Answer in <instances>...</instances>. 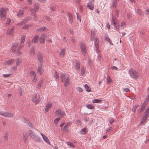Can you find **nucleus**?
<instances>
[{
    "label": "nucleus",
    "instance_id": "1",
    "mask_svg": "<svg viewBox=\"0 0 149 149\" xmlns=\"http://www.w3.org/2000/svg\"><path fill=\"white\" fill-rule=\"evenodd\" d=\"M25 37L24 36H23L21 37L20 41V45H19L17 43H14L12 45L11 48V50L14 52V53L17 55H19L22 53L20 49L22 48L24 40Z\"/></svg>",
    "mask_w": 149,
    "mask_h": 149
},
{
    "label": "nucleus",
    "instance_id": "2",
    "mask_svg": "<svg viewBox=\"0 0 149 149\" xmlns=\"http://www.w3.org/2000/svg\"><path fill=\"white\" fill-rule=\"evenodd\" d=\"M149 116V114H148V113H146L144 112L143 116L142 117L141 121L138 126L141 125L143 124L144 123H146L147 121L146 119L148 118Z\"/></svg>",
    "mask_w": 149,
    "mask_h": 149
},
{
    "label": "nucleus",
    "instance_id": "3",
    "mask_svg": "<svg viewBox=\"0 0 149 149\" xmlns=\"http://www.w3.org/2000/svg\"><path fill=\"white\" fill-rule=\"evenodd\" d=\"M6 9L4 8H1L0 9V17L4 20L6 19Z\"/></svg>",
    "mask_w": 149,
    "mask_h": 149
},
{
    "label": "nucleus",
    "instance_id": "4",
    "mask_svg": "<svg viewBox=\"0 0 149 149\" xmlns=\"http://www.w3.org/2000/svg\"><path fill=\"white\" fill-rule=\"evenodd\" d=\"M129 72L132 78L136 79L138 78L137 73L135 70L132 69L130 70L129 71Z\"/></svg>",
    "mask_w": 149,
    "mask_h": 149
},
{
    "label": "nucleus",
    "instance_id": "5",
    "mask_svg": "<svg viewBox=\"0 0 149 149\" xmlns=\"http://www.w3.org/2000/svg\"><path fill=\"white\" fill-rule=\"evenodd\" d=\"M32 100L35 104H37L40 101V97L37 94H35L32 97Z\"/></svg>",
    "mask_w": 149,
    "mask_h": 149
},
{
    "label": "nucleus",
    "instance_id": "6",
    "mask_svg": "<svg viewBox=\"0 0 149 149\" xmlns=\"http://www.w3.org/2000/svg\"><path fill=\"white\" fill-rule=\"evenodd\" d=\"M54 114L55 116H59L60 117L62 118L64 114V112L60 109H58L55 111Z\"/></svg>",
    "mask_w": 149,
    "mask_h": 149
},
{
    "label": "nucleus",
    "instance_id": "7",
    "mask_svg": "<svg viewBox=\"0 0 149 149\" xmlns=\"http://www.w3.org/2000/svg\"><path fill=\"white\" fill-rule=\"evenodd\" d=\"M94 0H89L87 7L91 10H93L94 8Z\"/></svg>",
    "mask_w": 149,
    "mask_h": 149
},
{
    "label": "nucleus",
    "instance_id": "8",
    "mask_svg": "<svg viewBox=\"0 0 149 149\" xmlns=\"http://www.w3.org/2000/svg\"><path fill=\"white\" fill-rule=\"evenodd\" d=\"M80 47L83 54L85 56L86 53V49L85 45L83 44H81Z\"/></svg>",
    "mask_w": 149,
    "mask_h": 149
},
{
    "label": "nucleus",
    "instance_id": "9",
    "mask_svg": "<svg viewBox=\"0 0 149 149\" xmlns=\"http://www.w3.org/2000/svg\"><path fill=\"white\" fill-rule=\"evenodd\" d=\"M67 13L69 17V21L70 24H72L73 22V17L72 13L68 12Z\"/></svg>",
    "mask_w": 149,
    "mask_h": 149
},
{
    "label": "nucleus",
    "instance_id": "10",
    "mask_svg": "<svg viewBox=\"0 0 149 149\" xmlns=\"http://www.w3.org/2000/svg\"><path fill=\"white\" fill-rule=\"evenodd\" d=\"M46 38V36L45 34L42 35L40 37V43L42 44H44Z\"/></svg>",
    "mask_w": 149,
    "mask_h": 149
},
{
    "label": "nucleus",
    "instance_id": "11",
    "mask_svg": "<svg viewBox=\"0 0 149 149\" xmlns=\"http://www.w3.org/2000/svg\"><path fill=\"white\" fill-rule=\"evenodd\" d=\"M95 32L94 31H91V40L93 41L97 39V38H95Z\"/></svg>",
    "mask_w": 149,
    "mask_h": 149
},
{
    "label": "nucleus",
    "instance_id": "12",
    "mask_svg": "<svg viewBox=\"0 0 149 149\" xmlns=\"http://www.w3.org/2000/svg\"><path fill=\"white\" fill-rule=\"evenodd\" d=\"M24 14V10L22 8H20L19 10L18 13L17 14V16L18 17L22 16Z\"/></svg>",
    "mask_w": 149,
    "mask_h": 149
},
{
    "label": "nucleus",
    "instance_id": "13",
    "mask_svg": "<svg viewBox=\"0 0 149 149\" xmlns=\"http://www.w3.org/2000/svg\"><path fill=\"white\" fill-rule=\"evenodd\" d=\"M37 56L39 61L41 63H43V58L42 55L41 54H38Z\"/></svg>",
    "mask_w": 149,
    "mask_h": 149
},
{
    "label": "nucleus",
    "instance_id": "14",
    "mask_svg": "<svg viewBox=\"0 0 149 149\" xmlns=\"http://www.w3.org/2000/svg\"><path fill=\"white\" fill-rule=\"evenodd\" d=\"M61 80L63 82H64V84L65 86V73H62L60 74Z\"/></svg>",
    "mask_w": 149,
    "mask_h": 149
},
{
    "label": "nucleus",
    "instance_id": "15",
    "mask_svg": "<svg viewBox=\"0 0 149 149\" xmlns=\"http://www.w3.org/2000/svg\"><path fill=\"white\" fill-rule=\"evenodd\" d=\"M52 106V104L50 102L48 103L46 105L45 109V112H47L49 109L51 108Z\"/></svg>",
    "mask_w": 149,
    "mask_h": 149
},
{
    "label": "nucleus",
    "instance_id": "16",
    "mask_svg": "<svg viewBox=\"0 0 149 149\" xmlns=\"http://www.w3.org/2000/svg\"><path fill=\"white\" fill-rule=\"evenodd\" d=\"M14 29V26L12 27V28L10 30L8 31L7 32V34L11 36L13 35V30Z\"/></svg>",
    "mask_w": 149,
    "mask_h": 149
},
{
    "label": "nucleus",
    "instance_id": "17",
    "mask_svg": "<svg viewBox=\"0 0 149 149\" xmlns=\"http://www.w3.org/2000/svg\"><path fill=\"white\" fill-rule=\"evenodd\" d=\"M42 64L43 63H40V64L38 65V72L40 74H41L42 72Z\"/></svg>",
    "mask_w": 149,
    "mask_h": 149
},
{
    "label": "nucleus",
    "instance_id": "18",
    "mask_svg": "<svg viewBox=\"0 0 149 149\" xmlns=\"http://www.w3.org/2000/svg\"><path fill=\"white\" fill-rule=\"evenodd\" d=\"M38 36H35L32 40V42L34 43H36L38 42Z\"/></svg>",
    "mask_w": 149,
    "mask_h": 149
},
{
    "label": "nucleus",
    "instance_id": "19",
    "mask_svg": "<svg viewBox=\"0 0 149 149\" xmlns=\"http://www.w3.org/2000/svg\"><path fill=\"white\" fill-rule=\"evenodd\" d=\"M41 135L42 136V138L43 140L47 143H49L50 141L48 139L47 137L45 135L42 134H41Z\"/></svg>",
    "mask_w": 149,
    "mask_h": 149
},
{
    "label": "nucleus",
    "instance_id": "20",
    "mask_svg": "<svg viewBox=\"0 0 149 149\" xmlns=\"http://www.w3.org/2000/svg\"><path fill=\"white\" fill-rule=\"evenodd\" d=\"M39 7L38 6H36L34 9H32L30 8V10L32 14H34L36 12L37 10L39 9Z\"/></svg>",
    "mask_w": 149,
    "mask_h": 149
},
{
    "label": "nucleus",
    "instance_id": "21",
    "mask_svg": "<svg viewBox=\"0 0 149 149\" xmlns=\"http://www.w3.org/2000/svg\"><path fill=\"white\" fill-rule=\"evenodd\" d=\"M29 134L30 137L33 138L36 135L35 133L30 130L29 132Z\"/></svg>",
    "mask_w": 149,
    "mask_h": 149
},
{
    "label": "nucleus",
    "instance_id": "22",
    "mask_svg": "<svg viewBox=\"0 0 149 149\" xmlns=\"http://www.w3.org/2000/svg\"><path fill=\"white\" fill-rule=\"evenodd\" d=\"M13 114L11 113L5 112L4 116L8 118H10L13 117Z\"/></svg>",
    "mask_w": 149,
    "mask_h": 149
},
{
    "label": "nucleus",
    "instance_id": "23",
    "mask_svg": "<svg viewBox=\"0 0 149 149\" xmlns=\"http://www.w3.org/2000/svg\"><path fill=\"white\" fill-rule=\"evenodd\" d=\"M6 62L7 63L8 65H9L13 64L15 62V60L13 59H10V60L6 61Z\"/></svg>",
    "mask_w": 149,
    "mask_h": 149
},
{
    "label": "nucleus",
    "instance_id": "24",
    "mask_svg": "<svg viewBox=\"0 0 149 149\" xmlns=\"http://www.w3.org/2000/svg\"><path fill=\"white\" fill-rule=\"evenodd\" d=\"M114 26H115L117 30L118 31L119 30L120 26L119 23L117 22H116L115 24H112Z\"/></svg>",
    "mask_w": 149,
    "mask_h": 149
},
{
    "label": "nucleus",
    "instance_id": "25",
    "mask_svg": "<svg viewBox=\"0 0 149 149\" xmlns=\"http://www.w3.org/2000/svg\"><path fill=\"white\" fill-rule=\"evenodd\" d=\"M75 63L76 64L75 67L77 68V70H80V63L77 61H75Z\"/></svg>",
    "mask_w": 149,
    "mask_h": 149
},
{
    "label": "nucleus",
    "instance_id": "26",
    "mask_svg": "<svg viewBox=\"0 0 149 149\" xmlns=\"http://www.w3.org/2000/svg\"><path fill=\"white\" fill-rule=\"evenodd\" d=\"M34 138V139L37 142H40L41 141V138L37 135L35 136L33 139Z\"/></svg>",
    "mask_w": 149,
    "mask_h": 149
},
{
    "label": "nucleus",
    "instance_id": "27",
    "mask_svg": "<svg viewBox=\"0 0 149 149\" xmlns=\"http://www.w3.org/2000/svg\"><path fill=\"white\" fill-rule=\"evenodd\" d=\"M94 43L96 48H98L99 47V40L97 39L94 40Z\"/></svg>",
    "mask_w": 149,
    "mask_h": 149
},
{
    "label": "nucleus",
    "instance_id": "28",
    "mask_svg": "<svg viewBox=\"0 0 149 149\" xmlns=\"http://www.w3.org/2000/svg\"><path fill=\"white\" fill-rule=\"evenodd\" d=\"M54 78H55V80L57 81L58 79V73L56 71H55L54 75Z\"/></svg>",
    "mask_w": 149,
    "mask_h": 149
},
{
    "label": "nucleus",
    "instance_id": "29",
    "mask_svg": "<svg viewBox=\"0 0 149 149\" xmlns=\"http://www.w3.org/2000/svg\"><path fill=\"white\" fill-rule=\"evenodd\" d=\"M138 106L139 105L137 104H136L133 105V107L131 111L133 112H135Z\"/></svg>",
    "mask_w": 149,
    "mask_h": 149
},
{
    "label": "nucleus",
    "instance_id": "30",
    "mask_svg": "<svg viewBox=\"0 0 149 149\" xmlns=\"http://www.w3.org/2000/svg\"><path fill=\"white\" fill-rule=\"evenodd\" d=\"M86 91L88 92H90L91 91V88L88 86V85L87 84L84 85Z\"/></svg>",
    "mask_w": 149,
    "mask_h": 149
},
{
    "label": "nucleus",
    "instance_id": "31",
    "mask_svg": "<svg viewBox=\"0 0 149 149\" xmlns=\"http://www.w3.org/2000/svg\"><path fill=\"white\" fill-rule=\"evenodd\" d=\"M65 49H63L61 51L60 54V55L61 57H63L64 56L65 53Z\"/></svg>",
    "mask_w": 149,
    "mask_h": 149
},
{
    "label": "nucleus",
    "instance_id": "32",
    "mask_svg": "<svg viewBox=\"0 0 149 149\" xmlns=\"http://www.w3.org/2000/svg\"><path fill=\"white\" fill-rule=\"evenodd\" d=\"M85 74L84 67V66H81V74L83 76Z\"/></svg>",
    "mask_w": 149,
    "mask_h": 149
},
{
    "label": "nucleus",
    "instance_id": "33",
    "mask_svg": "<svg viewBox=\"0 0 149 149\" xmlns=\"http://www.w3.org/2000/svg\"><path fill=\"white\" fill-rule=\"evenodd\" d=\"M30 54L31 55H34L35 52L34 49L33 47H32L30 49Z\"/></svg>",
    "mask_w": 149,
    "mask_h": 149
},
{
    "label": "nucleus",
    "instance_id": "34",
    "mask_svg": "<svg viewBox=\"0 0 149 149\" xmlns=\"http://www.w3.org/2000/svg\"><path fill=\"white\" fill-rule=\"evenodd\" d=\"M87 132V131L86 129L84 128L81 130V134H86Z\"/></svg>",
    "mask_w": 149,
    "mask_h": 149
},
{
    "label": "nucleus",
    "instance_id": "35",
    "mask_svg": "<svg viewBox=\"0 0 149 149\" xmlns=\"http://www.w3.org/2000/svg\"><path fill=\"white\" fill-rule=\"evenodd\" d=\"M27 20L26 19H24L22 20L18 24V25H23L24 24L26 23Z\"/></svg>",
    "mask_w": 149,
    "mask_h": 149
},
{
    "label": "nucleus",
    "instance_id": "36",
    "mask_svg": "<svg viewBox=\"0 0 149 149\" xmlns=\"http://www.w3.org/2000/svg\"><path fill=\"white\" fill-rule=\"evenodd\" d=\"M102 100L99 99H94L93 101V102L94 103H100Z\"/></svg>",
    "mask_w": 149,
    "mask_h": 149
},
{
    "label": "nucleus",
    "instance_id": "37",
    "mask_svg": "<svg viewBox=\"0 0 149 149\" xmlns=\"http://www.w3.org/2000/svg\"><path fill=\"white\" fill-rule=\"evenodd\" d=\"M146 106V104H145V102H144L141 106V108L140 109V112H142L143 110L144 109H145Z\"/></svg>",
    "mask_w": 149,
    "mask_h": 149
},
{
    "label": "nucleus",
    "instance_id": "38",
    "mask_svg": "<svg viewBox=\"0 0 149 149\" xmlns=\"http://www.w3.org/2000/svg\"><path fill=\"white\" fill-rule=\"evenodd\" d=\"M23 136L24 141L25 142H26V140L28 138V136L26 134H23Z\"/></svg>",
    "mask_w": 149,
    "mask_h": 149
},
{
    "label": "nucleus",
    "instance_id": "39",
    "mask_svg": "<svg viewBox=\"0 0 149 149\" xmlns=\"http://www.w3.org/2000/svg\"><path fill=\"white\" fill-rule=\"evenodd\" d=\"M116 17H114L113 16H112V20H111V24H115V22H116L115 20L116 19Z\"/></svg>",
    "mask_w": 149,
    "mask_h": 149
},
{
    "label": "nucleus",
    "instance_id": "40",
    "mask_svg": "<svg viewBox=\"0 0 149 149\" xmlns=\"http://www.w3.org/2000/svg\"><path fill=\"white\" fill-rule=\"evenodd\" d=\"M11 22V19H7L5 25V26H7Z\"/></svg>",
    "mask_w": 149,
    "mask_h": 149
},
{
    "label": "nucleus",
    "instance_id": "41",
    "mask_svg": "<svg viewBox=\"0 0 149 149\" xmlns=\"http://www.w3.org/2000/svg\"><path fill=\"white\" fill-rule=\"evenodd\" d=\"M30 76L33 77L36 76V74L35 72L33 71H31L30 72Z\"/></svg>",
    "mask_w": 149,
    "mask_h": 149
},
{
    "label": "nucleus",
    "instance_id": "42",
    "mask_svg": "<svg viewBox=\"0 0 149 149\" xmlns=\"http://www.w3.org/2000/svg\"><path fill=\"white\" fill-rule=\"evenodd\" d=\"M69 77H68L66 79V86L68 84L69 82Z\"/></svg>",
    "mask_w": 149,
    "mask_h": 149
},
{
    "label": "nucleus",
    "instance_id": "43",
    "mask_svg": "<svg viewBox=\"0 0 149 149\" xmlns=\"http://www.w3.org/2000/svg\"><path fill=\"white\" fill-rule=\"evenodd\" d=\"M67 144L68 145V146H70L72 148H74V145L71 143L70 142H68L67 143Z\"/></svg>",
    "mask_w": 149,
    "mask_h": 149
},
{
    "label": "nucleus",
    "instance_id": "44",
    "mask_svg": "<svg viewBox=\"0 0 149 149\" xmlns=\"http://www.w3.org/2000/svg\"><path fill=\"white\" fill-rule=\"evenodd\" d=\"M86 107L90 109H93L94 108V106L90 104H87L86 105Z\"/></svg>",
    "mask_w": 149,
    "mask_h": 149
},
{
    "label": "nucleus",
    "instance_id": "45",
    "mask_svg": "<svg viewBox=\"0 0 149 149\" xmlns=\"http://www.w3.org/2000/svg\"><path fill=\"white\" fill-rule=\"evenodd\" d=\"M42 84V81L41 80L40 82L38 84V85L37 86V88H40L41 87V85Z\"/></svg>",
    "mask_w": 149,
    "mask_h": 149
},
{
    "label": "nucleus",
    "instance_id": "46",
    "mask_svg": "<svg viewBox=\"0 0 149 149\" xmlns=\"http://www.w3.org/2000/svg\"><path fill=\"white\" fill-rule=\"evenodd\" d=\"M107 83H110L111 79L110 77L109 76H108L107 77Z\"/></svg>",
    "mask_w": 149,
    "mask_h": 149
},
{
    "label": "nucleus",
    "instance_id": "47",
    "mask_svg": "<svg viewBox=\"0 0 149 149\" xmlns=\"http://www.w3.org/2000/svg\"><path fill=\"white\" fill-rule=\"evenodd\" d=\"M21 62L20 59L19 58H18L17 59L16 65H18Z\"/></svg>",
    "mask_w": 149,
    "mask_h": 149
},
{
    "label": "nucleus",
    "instance_id": "48",
    "mask_svg": "<svg viewBox=\"0 0 149 149\" xmlns=\"http://www.w3.org/2000/svg\"><path fill=\"white\" fill-rule=\"evenodd\" d=\"M11 74V73H10V74H3V76L4 77H10Z\"/></svg>",
    "mask_w": 149,
    "mask_h": 149
},
{
    "label": "nucleus",
    "instance_id": "49",
    "mask_svg": "<svg viewBox=\"0 0 149 149\" xmlns=\"http://www.w3.org/2000/svg\"><path fill=\"white\" fill-rule=\"evenodd\" d=\"M8 134L6 133L5 134L4 137V140L5 141H7L8 140Z\"/></svg>",
    "mask_w": 149,
    "mask_h": 149
},
{
    "label": "nucleus",
    "instance_id": "50",
    "mask_svg": "<svg viewBox=\"0 0 149 149\" xmlns=\"http://www.w3.org/2000/svg\"><path fill=\"white\" fill-rule=\"evenodd\" d=\"M77 90L80 92H82L83 91L82 89L79 87H78L77 88Z\"/></svg>",
    "mask_w": 149,
    "mask_h": 149
},
{
    "label": "nucleus",
    "instance_id": "51",
    "mask_svg": "<svg viewBox=\"0 0 149 149\" xmlns=\"http://www.w3.org/2000/svg\"><path fill=\"white\" fill-rule=\"evenodd\" d=\"M26 123L28 124V125L31 127V128H32V126L31 125V124L29 122V121L27 120H26Z\"/></svg>",
    "mask_w": 149,
    "mask_h": 149
},
{
    "label": "nucleus",
    "instance_id": "52",
    "mask_svg": "<svg viewBox=\"0 0 149 149\" xmlns=\"http://www.w3.org/2000/svg\"><path fill=\"white\" fill-rule=\"evenodd\" d=\"M123 89L125 92H129L130 91V89L128 88H123Z\"/></svg>",
    "mask_w": 149,
    "mask_h": 149
},
{
    "label": "nucleus",
    "instance_id": "53",
    "mask_svg": "<svg viewBox=\"0 0 149 149\" xmlns=\"http://www.w3.org/2000/svg\"><path fill=\"white\" fill-rule=\"evenodd\" d=\"M113 129V128L112 127H110L107 129L106 130V133H107L108 131L110 130H111Z\"/></svg>",
    "mask_w": 149,
    "mask_h": 149
},
{
    "label": "nucleus",
    "instance_id": "54",
    "mask_svg": "<svg viewBox=\"0 0 149 149\" xmlns=\"http://www.w3.org/2000/svg\"><path fill=\"white\" fill-rule=\"evenodd\" d=\"M17 69V68L16 66H14L11 69V70L12 71H15Z\"/></svg>",
    "mask_w": 149,
    "mask_h": 149
},
{
    "label": "nucleus",
    "instance_id": "55",
    "mask_svg": "<svg viewBox=\"0 0 149 149\" xmlns=\"http://www.w3.org/2000/svg\"><path fill=\"white\" fill-rule=\"evenodd\" d=\"M72 123V122L71 121L68 122L66 124V127L68 126H69Z\"/></svg>",
    "mask_w": 149,
    "mask_h": 149
},
{
    "label": "nucleus",
    "instance_id": "56",
    "mask_svg": "<svg viewBox=\"0 0 149 149\" xmlns=\"http://www.w3.org/2000/svg\"><path fill=\"white\" fill-rule=\"evenodd\" d=\"M19 91L20 96H21L22 94V91L21 88H19Z\"/></svg>",
    "mask_w": 149,
    "mask_h": 149
},
{
    "label": "nucleus",
    "instance_id": "57",
    "mask_svg": "<svg viewBox=\"0 0 149 149\" xmlns=\"http://www.w3.org/2000/svg\"><path fill=\"white\" fill-rule=\"evenodd\" d=\"M60 120V118H57L56 119L54 120V122L55 123H57L58 122V121L59 120Z\"/></svg>",
    "mask_w": 149,
    "mask_h": 149
},
{
    "label": "nucleus",
    "instance_id": "58",
    "mask_svg": "<svg viewBox=\"0 0 149 149\" xmlns=\"http://www.w3.org/2000/svg\"><path fill=\"white\" fill-rule=\"evenodd\" d=\"M45 27H42L38 30H40V31H43L45 29Z\"/></svg>",
    "mask_w": 149,
    "mask_h": 149
},
{
    "label": "nucleus",
    "instance_id": "59",
    "mask_svg": "<svg viewBox=\"0 0 149 149\" xmlns=\"http://www.w3.org/2000/svg\"><path fill=\"white\" fill-rule=\"evenodd\" d=\"M119 1V0H113L112 3L116 4L117 2Z\"/></svg>",
    "mask_w": 149,
    "mask_h": 149
},
{
    "label": "nucleus",
    "instance_id": "60",
    "mask_svg": "<svg viewBox=\"0 0 149 149\" xmlns=\"http://www.w3.org/2000/svg\"><path fill=\"white\" fill-rule=\"evenodd\" d=\"M144 112L146 113H148V114H149V108H147Z\"/></svg>",
    "mask_w": 149,
    "mask_h": 149
},
{
    "label": "nucleus",
    "instance_id": "61",
    "mask_svg": "<svg viewBox=\"0 0 149 149\" xmlns=\"http://www.w3.org/2000/svg\"><path fill=\"white\" fill-rule=\"evenodd\" d=\"M114 121V120L113 118H111L109 120V123L111 124H112Z\"/></svg>",
    "mask_w": 149,
    "mask_h": 149
},
{
    "label": "nucleus",
    "instance_id": "62",
    "mask_svg": "<svg viewBox=\"0 0 149 149\" xmlns=\"http://www.w3.org/2000/svg\"><path fill=\"white\" fill-rule=\"evenodd\" d=\"M105 41H107L108 42L110 41L111 40L108 37H106L105 39Z\"/></svg>",
    "mask_w": 149,
    "mask_h": 149
},
{
    "label": "nucleus",
    "instance_id": "63",
    "mask_svg": "<svg viewBox=\"0 0 149 149\" xmlns=\"http://www.w3.org/2000/svg\"><path fill=\"white\" fill-rule=\"evenodd\" d=\"M33 77V78L32 79L33 81L34 82H36V76Z\"/></svg>",
    "mask_w": 149,
    "mask_h": 149
},
{
    "label": "nucleus",
    "instance_id": "64",
    "mask_svg": "<svg viewBox=\"0 0 149 149\" xmlns=\"http://www.w3.org/2000/svg\"><path fill=\"white\" fill-rule=\"evenodd\" d=\"M111 68L112 70H118V68L116 66H113L111 67Z\"/></svg>",
    "mask_w": 149,
    "mask_h": 149
}]
</instances>
